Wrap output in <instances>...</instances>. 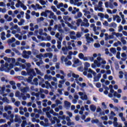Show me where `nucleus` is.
<instances>
[{"mask_svg":"<svg viewBox=\"0 0 127 127\" xmlns=\"http://www.w3.org/2000/svg\"><path fill=\"white\" fill-rule=\"evenodd\" d=\"M26 70L27 71L28 75L29 76H30L32 77L36 76V73L33 68L31 69L30 68H26Z\"/></svg>","mask_w":127,"mask_h":127,"instance_id":"f257e3e1","label":"nucleus"},{"mask_svg":"<svg viewBox=\"0 0 127 127\" xmlns=\"http://www.w3.org/2000/svg\"><path fill=\"white\" fill-rule=\"evenodd\" d=\"M89 36H90V34L89 33H87V34H86L85 35L87 42L88 44H90L91 43V42L94 41V39L92 37H90Z\"/></svg>","mask_w":127,"mask_h":127,"instance_id":"f03ea898","label":"nucleus"},{"mask_svg":"<svg viewBox=\"0 0 127 127\" xmlns=\"http://www.w3.org/2000/svg\"><path fill=\"white\" fill-rule=\"evenodd\" d=\"M102 74L101 73H98L96 76L93 77V82H98L100 80V79L101 78Z\"/></svg>","mask_w":127,"mask_h":127,"instance_id":"7ed1b4c3","label":"nucleus"},{"mask_svg":"<svg viewBox=\"0 0 127 127\" xmlns=\"http://www.w3.org/2000/svg\"><path fill=\"white\" fill-rule=\"evenodd\" d=\"M23 53L24 54V58L25 59H28L29 58V56L27 55V54L28 55H31L32 53L31 52H30V51H28V52H26V50H24L23 52Z\"/></svg>","mask_w":127,"mask_h":127,"instance_id":"20e7f679","label":"nucleus"},{"mask_svg":"<svg viewBox=\"0 0 127 127\" xmlns=\"http://www.w3.org/2000/svg\"><path fill=\"white\" fill-rule=\"evenodd\" d=\"M51 12V11L49 10H46L45 12H42L40 15L41 16H44L45 17H48V13Z\"/></svg>","mask_w":127,"mask_h":127,"instance_id":"39448f33","label":"nucleus"},{"mask_svg":"<svg viewBox=\"0 0 127 127\" xmlns=\"http://www.w3.org/2000/svg\"><path fill=\"white\" fill-rule=\"evenodd\" d=\"M71 106V103L67 101H64V107L66 108L67 110L70 108Z\"/></svg>","mask_w":127,"mask_h":127,"instance_id":"423d86ee","label":"nucleus"},{"mask_svg":"<svg viewBox=\"0 0 127 127\" xmlns=\"http://www.w3.org/2000/svg\"><path fill=\"white\" fill-rule=\"evenodd\" d=\"M35 70L36 71V72L37 75H39L41 76L44 75V73H42V72L40 70H39L38 68H35Z\"/></svg>","mask_w":127,"mask_h":127,"instance_id":"0eeeda50","label":"nucleus"},{"mask_svg":"<svg viewBox=\"0 0 127 127\" xmlns=\"http://www.w3.org/2000/svg\"><path fill=\"white\" fill-rule=\"evenodd\" d=\"M115 34H116V32H114L113 33H112V35H110L109 36V37H106L105 38V40L107 41L108 39H109V40L113 39L114 38V36L113 35H114Z\"/></svg>","mask_w":127,"mask_h":127,"instance_id":"6e6552de","label":"nucleus"},{"mask_svg":"<svg viewBox=\"0 0 127 127\" xmlns=\"http://www.w3.org/2000/svg\"><path fill=\"white\" fill-rule=\"evenodd\" d=\"M15 117L14 119L15 122H16V123L18 122L19 124H20L22 122V121L20 119V118H18V116L15 115Z\"/></svg>","mask_w":127,"mask_h":127,"instance_id":"1a4fd4ad","label":"nucleus"},{"mask_svg":"<svg viewBox=\"0 0 127 127\" xmlns=\"http://www.w3.org/2000/svg\"><path fill=\"white\" fill-rule=\"evenodd\" d=\"M45 84L47 85V86H46V88L47 89H49V87H50V88H52V85L50 84V83L48 81H45Z\"/></svg>","mask_w":127,"mask_h":127,"instance_id":"9d476101","label":"nucleus"},{"mask_svg":"<svg viewBox=\"0 0 127 127\" xmlns=\"http://www.w3.org/2000/svg\"><path fill=\"white\" fill-rule=\"evenodd\" d=\"M94 10H95V11L98 10L99 11L103 12L104 11V8L102 7H101L100 8H99V7H94Z\"/></svg>","mask_w":127,"mask_h":127,"instance_id":"9b49d317","label":"nucleus"},{"mask_svg":"<svg viewBox=\"0 0 127 127\" xmlns=\"http://www.w3.org/2000/svg\"><path fill=\"white\" fill-rule=\"evenodd\" d=\"M75 80L76 81V83L79 84L80 86H82V87H85L86 84V83H85V82H83V83H80V82H79V81H78V79H75Z\"/></svg>","mask_w":127,"mask_h":127,"instance_id":"f8f14e48","label":"nucleus"},{"mask_svg":"<svg viewBox=\"0 0 127 127\" xmlns=\"http://www.w3.org/2000/svg\"><path fill=\"white\" fill-rule=\"evenodd\" d=\"M2 101H3V102H5L7 104L9 103V99H8V98L7 97H4L2 99Z\"/></svg>","mask_w":127,"mask_h":127,"instance_id":"ddd939ff","label":"nucleus"},{"mask_svg":"<svg viewBox=\"0 0 127 127\" xmlns=\"http://www.w3.org/2000/svg\"><path fill=\"white\" fill-rule=\"evenodd\" d=\"M90 110L92 112H95L96 110V107L94 105H90Z\"/></svg>","mask_w":127,"mask_h":127,"instance_id":"4468645a","label":"nucleus"},{"mask_svg":"<svg viewBox=\"0 0 127 127\" xmlns=\"http://www.w3.org/2000/svg\"><path fill=\"white\" fill-rule=\"evenodd\" d=\"M29 90V88L28 87H25L23 89L21 90V92L25 93H26Z\"/></svg>","mask_w":127,"mask_h":127,"instance_id":"2eb2a0df","label":"nucleus"},{"mask_svg":"<svg viewBox=\"0 0 127 127\" xmlns=\"http://www.w3.org/2000/svg\"><path fill=\"white\" fill-rule=\"evenodd\" d=\"M117 26V24H116V23H114V22H113L112 23H111L109 26L110 27H113L114 28H116Z\"/></svg>","mask_w":127,"mask_h":127,"instance_id":"dca6fc26","label":"nucleus"},{"mask_svg":"<svg viewBox=\"0 0 127 127\" xmlns=\"http://www.w3.org/2000/svg\"><path fill=\"white\" fill-rule=\"evenodd\" d=\"M58 30L60 33H63L64 30L62 29V26L60 24L58 27Z\"/></svg>","mask_w":127,"mask_h":127,"instance_id":"f3484780","label":"nucleus"},{"mask_svg":"<svg viewBox=\"0 0 127 127\" xmlns=\"http://www.w3.org/2000/svg\"><path fill=\"white\" fill-rule=\"evenodd\" d=\"M72 77H73V78H74L75 79H78L80 77V75H79L78 74H76L74 73H73L72 74Z\"/></svg>","mask_w":127,"mask_h":127,"instance_id":"a211bd4d","label":"nucleus"},{"mask_svg":"<svg viewBox=\"0 0 127 127\" xmlns=\"http://www.w3.org/2000/svg\"><path fill=\"white\" fill-rule=\"evenodd\" d=\"M82 22V19L81 18L78 19L76 22V25L78 27L80 26V23Z\"/></svg>","mask_w":127,"mask_h":127,"instance_id":"6ab92c4d","label":"nucleus"},{"mask_svg":"<svg viewBox=\"0 0 127 127\" xmlns=\"http://www.w3.org/2000/svg\"><path fill=\"white\" fill-rule=\"evenodd\" d=\"M82 16V13L81 12H79L77 13V16H75V18L78 19V18H80Z\"/></svg>","mask_w":127,"mask_h":127,"instance_id":"aec40b11","label":"nucleus"},{"mask_svg":"<svg viewBox=\"0 0 127 127\" xmlns=\"http://www.w3.org/2000/svg\"><path fill=\"white\" fill-rule=\"evenodd\" d=\"M98 16L100 17L101 18H104L105 17V15L101 12H99L98 13Z\"/></svg>","mask_w":127,"mask_h":127,"instance_id":"412c9836","label":"nucleus"},{"mask_svg":"<svg viewBox=\"0 0 127 127\" xmlns=\"http://www.w3.org/2000/svg\"><path fill=\"white\" fill-rule=\"evenodd\" d=\"M91 123H92V124H95V123H96V124H98V123H99V120H98V119L92 120L91 121Z\"/></svg>","mask_w":127,"mask_h":127,"instance_id":"4be33fe9","label":"nucleus"},{"mask_svg":"<svg viewBox=\"0 0 127 127\" xmlns=\"http://www.w3.org/2000/svg\"><path fill=\"white\" fill-rule=\"evenodd\" d=\"M34 76H29L28 79H27V81L28 83H30L32 82V80Z\"/></svg>","mask_w":127,"mask_h":127,"instance_id":"5701e85b","label":"nucleus"},{"mask_svg":"<svg viewBox=\"0 0 127 127\" xmlns=\"http://www.w3.org/2000/svg\"><path fill=\"white\" fill-rule=\"evenodd\" d=\"M111 52L113 53V54H115L116 53V50L115 48H111L110 49Z\"/></svg>","mask_w":127,"mask_h":127,"instance_id":"b1692460","label":"nucleus"},{"mask_svg":"<svg viewBox=\"0 0 127 127\" xmlns=\"http://www.w3.org/2000/svg\"><path fill=\"white\" fill-rule=\"evenodd\" d=\"M36 6L38 9H43V7L40 6V5L38 3L36 4Z\"/></svg>","mask_w":127,"mask_h":127,"instance_id":"393cba45","label":"nucleus"},{"mask_svg":"<svg viewBox=\"0 0 127 127\" xmlns=\"http://www.w3.org/2000/svg\"><path fill=\"white\" fill-rule=\"evenodd\" d=\"M39 2L41 4V5H43L46 4V2L43 0H40Z\"/></svg>","mask_w":127,"mask_h":127,"instance_id":"a878e982","label":"nucleus"},{"mask_svg":"<svg viewBox=\"0 0 127 127\" xmlns=\"http://www.w3.org/2000/svg\"><path fill=\"white\" fill-rule=\"evenodd\" d=\"M43 57V55L42 54H40L39 55L36 56V58L39 59H41Z\"/></svg>","mask_w":127,"mask_h":127,"instance_id":"bb28decb","label":"nucleus"},{"mask_svg":"<svg viewBox=\"0 0 127 127\" xmlns=\"http://www.w3.org/2000/svg\"><path fill=\"white\" fill-rule=\"evenodd\" d=\"M96 87L98 88H101V83H100V82H97L96 83Z\"/></svg>","mask_w":127,"mask_h":127,"instance_id":"cd10ccee","label":"nucleus"},{"mask_svg":"<svg viewBox=\"0 0 127 127\" xmlns=\"http://www.w3.org/2000/svg\"><path fill=\"white\" fill-rule=\"evenodd\" d=\"M49 13H50V15H49V18L51 19L52 18V17L54 16V12H52V11H51V12H50Z\"/></svg>","mask_w":127,"mask_h":127,"instance_id":"c85d7f7f","label":"nucleus"},{"mask_svg":"<svg viewBox=\"0 0 127 127\" xmlns=\"http://www.w3.org/2000/svg\"><path fill=\"white\" fill-rule=\"evenodd\" d=\"M51 8L54 12H56L57 11V9L56 8L55 6H52Z\"/></svg>","mask_w":127,"mask_h":127,"instance_id":"c756f323","label":"nucleus"},{"mask_svg":"<svg viewBox=\"0 0 127 127\" xmlns=\"http://www.w3.org/2000/svg\"><path fill=\"white\" fill-rule=\"evenodd\" d=\"M17 79L20 80H24V77L22 76H18L17 77Z\"/></svg>","mask_w":127,"mask_h":127,"instance_id":"7c9ffc66","label":"nucleus"},{"mask_svg":"<svg viewBox=\"0 0 127 127\" xmlns=\"http://www.w3.org/2000/svg\"><path fill=\"white\" fill-rule=\"evenodd\" d=\"M78 57L80 59H83L84 58V55L83 54H82V53H80V54H79Z\"/></svg>","mask_w":127,"mask_h":127,"instance_id":"2f4dec72","label":"nucleus"},{"mask_svg":"<svg viewBox=\"0 0 127 127\" xmlns=\"http://www.w3.org/2000/svg\"><path fill=\"white\" fill-rule=\"evenodd\" d=\"M21 3V1H20V0H18V3L15 4L16 7H19V6H20Z\"/></svg>","mask_w":127,"mask_h":127,"instance_id":"473e14b6","label":"nucleus"},{"mask_svg":"<svg viewBox=\"0 0 127 127\" xmlns=\"http://www.w3.org/2000/svg\"><path fill=\"white\" fill-rule=\"evenodd\" d=\"M56 104L57 105H62V102L60 100H58V99L56 100Z\"/></svg>","mask_w":127,"mask_h":127,"instance_id":"72a5a7b5","label":"nucleus"},{"mask_svg":"<svg viewBox=\"0 0 127 127\" xmlns=\"http://www.w3.org/2000/svg\"><path fill=\"white\" fill-rule=\"evenodd\" d=\"M121 42H122V44H123V45H126L127 44V41L126 40H124L123 38H121Z\"/></svg>","mask_w":127,"mask_h":127,"instance_id":"f704fd0d","label":"nucleus"},{"mask_svg":"<svg viewBox=\"0 0 127 127\" xmlns=\"http://www.w3.org/2000/svg\"><path fill=\"white\" fill-rule=\"evenodd\" d=\"M5 53L6 54H10L11 53V50L8 49L5 50Z\"/></svg>","mask_w":127,"mask_h":127,"instance_id":"c9c22d12","label":"nucleus"},{"mask_svg":"<svg viewBox=\"0 0 127 127\" xmlns=\"http://www.w3.org/2000/svg\"><path fill=\"white\" fill-rule=\"evenodd\" d=\"M32 39L33 40V41H35L36 43H39V41H38V40L35 37H32Z\"/></svg>","mask_w":127,"mask_h":127,"instance_id":"e433bc0d","label":"nucleus"},{"mask_svg":"<svg viewBox=\"0 0 127 127\" xmlns=\"http://www.w3.org/2000/svg\"><path fill=\"white\" fill-rule=\"evenodd\" d=\"M12 50L16 54L19 53V51H18V50L16 49V48H12Z\"/></svg>","mask_w":127,"mask_h":127,"instance_id":"4c0bfd02","label":"nucleus"},{"mask_svg":"<svg viewBox=\"0 0 127 127\" xmlns=\"http://www.w3.org/2000/svg\"><path fill=\"white\" fill-rule=\"evenodd\" d=\"M53 119L57 122L58 124L60 123V120L59 119H58L57 117H54Z\"/></svg>","mask_w":127,"mask_h":127,"instance_id":"58836bf2","label":"nucleus"},{"mask_svg":"<svg viewBox=\"0 0 127 127\" xmlns=\"http://www.w3.org/2000/svg\"><path fill=\"white\" fill-rule=\"evenodd\" d=\"M81 100H87L88 97H87V96L86 95H85L84 96V97L83 96H81Z\"/></svg>","mask_w":127,"mask_h":127,"instance_id":"ea45409f","label":"nucleus"},{"mask_svg":"<svg viewBox=\"0 0 127 127\" xmlns=\"http://www.w3.org/2000/svg\"><path fill=\"white\" fill-rule=\"evenodd\" d=\"M19 104H20V101H16V102H15V105L17 107H19Z\"/></svg>","mask_w":127,"mask_h":127,"instance_id":"a19ab883","label":"nucleus"},{"mask_svg":"<svg viewBox=\"0 0 127 127\" xmlns=\"http://www.w3.org/2000/svg\"><path fill=\"white\" fill-rule=\"evenodd\" d=\"M102 120L107 121L108 120V116H105V117H102L101 118Z\"/></svg>","mask_w":127,"mask_h":127,"instance_id":"79ce46f5","label":"nucleus"},{"mask_svg":"<svg viewBox=\"0 0 127 127\" xmlns=\"http://www.w3.org/2000/svg\"><path fill=\"white\" fill-rule=\"evenodd\" d=\"M68 26L71 27V29H73V28L75 30H76L77 29V27H76V26L74 27L73 26L71 25V24H69V23L68 24Z\"/></svg>","mask_w":127,"mask_h":127,"instance_id":"37998d69","label":"nucleus"},{"mask_svg":"<svg viewBox=\"0 0 127 127\" xmlns=\"http://www.w3.org/2000/svg\"><path fill=\"white\" fill-rule=\"evenodd\" d=\"M102 1H99L98 2V7H102V4H103Z\"/></svg>","mask_w":127,"mask_h":127,"instance_id":"c03bdc74","label":"nucleus"},{"mask_svg":"<svg viewBox=\"0 0 127 127\" xmlns=\"http://www.w3.org/2000/svg\"><path fill=\"white\" fill-rule=\"evenodd\" d=\"M101 45L99 43H95L94 44V47H95V48H99L100 47Z\"/></svg>","mask_w":127,"mask_h":127,"instance_id":"a18cd8bd","label":"nucleus"},{"mask_svg":"<svg viewBox=\"0 0 127 127\" xmlns=\"http://www.w3.org/2000/svg\"><path fill=\"white\" fill-rule=\"evenodd\" d=\"M10 70H11V68H10L6 67L5 68V70H5V72H9Z\"/></svg>","mask_w":127,"mask_h":127,"instance_id":"49530a36","label":"nucleus"},{"mask_svg":"<svg viewBox=\"0 0 127 127\" xmlns=\"http://www.w3.org/2000/svg\"><path fill=\"white\" fill-rule=\"evenodd\" d=\"M120 18V16H119L118 15H114V16H113V20L115 21L116 18Z\"/></svg>","mask_w":127,"mask_h":127,"instance_id":"de8ad7c7","label":"nucleus"},{"mask_svg":"<svg viewBox=\"0 0 127 127\" xmlns=\"http://www.w3.org/2000/svg\"><path fill=\"white\" fill-rule=\"evenodd\" d=\"M9 83L11 85H12V86L15 85V84H16L15 81H10Z\"/></svg>","mask_w":127,"mask_h":127,"instance_id":"09e8293b","label":"nucleus"},{"mask_svg":"<svg viewBox=\"0 0 127 127\" xmlns=\"http://www.w3.org/2000/svg\"><path fill=\"white\" fill-rule=\"evenodd\" d=\"M80 63H81V62L80 61V60H79V59H77L76 60H75L74 61V64H80Z\"/></svg>","mask_w":127,"mask_h":127,"instance_id":"8fccbe9b","label":"nucleus"},{"mask_svg":"<svg viewBox=\"0 0 127 127\" xmlns=\"http://www.w3.org/2000/svg\"><path fill=\"white\" fill-rule=\"evenodd\" d=\"M84 65H85V67H87L89 68V67H90V64L89 63H88L87 62H86L84 64Z\"/></svg>","mask_w":127,"mask_h":127,"instance_id":"3c124183","label":"nucleus"},{"mask_svg":"<svg viewBox=\"0 0 127 127\" xmlns=\"http://www.w3.org/2000/svg\"><path fill=\"white\" fill-rule=\"evenodd\" d=\"M39 34L40 35H43V30L42 29H39Z\"/></svg>","mask_w":127,"mask_h":127,"instance_id":"603ef678","label":"nucleus"},{"mask_svg":"<svg viewBox=\"0 0 127 127\" xmlns=\"http://www.w3.org/2000/svg\"><path fill=\"white\" fill-rule=\"evenodd\" d=\"M116 35L117 37H119V36H120V37H122V36H123V34H122V33H118L117 34L116 33Z\"/></svg>","mask_w":127,"mask_h":127,"instance_id":"864d4df0","label":"nucleus"},{"mask_svg":"<svg viewBox=\"0 0 127 127\" xmlns=\"http://www.w3.org/2000/svg\"><path fill=\"white\" fill-rule=\"evenodd\" d=\"M54 21L53 19H51V21H50V26H52L53 25V24H54Z\"/></svg>","mask_w":127,"mask_h":127,"instance_id":"5fc2aeb1","label":"nucleus"},{"mask_svg":"<svg viewBox=\"0 0 127 127\" xmlns=\"http://www.w3.org/2000/svg\"><path fill=\"white\" fill-rule=\"evenodd\" d=\"M117 58H118V59H121L120 52H118V53L117 54Z\"/></svg>","mask_w":127,"mask_h":127,"instance_id":"6e6d98bb","label":"nucleus"},{"mask_svg":"<svg viewBox=\"0 0 127 127\" xmlns=\"http://www.w3.org/2000/svg\"><path fill=\"white\" fill-rule=\"evenodd\" d=\"M64 90V89H58V92H59V93L60 94V95H63V91Z\"/></svg>","mask_w":127,"mask_h":127,"instance_id":"4d7b16f0","label":"nucleus"},{"mask_svg":"<svg viewBox=\"0 0 127 127\" xmlns=\"http://www.w3.org/2000/svg\"><path fill=\"white\" fill-rule=\"evenodd\" d=\"M26 19H29L30 18V15L27 13H26Z\"/></svg>","mask_w":127,"mask_h":127,"instance_id":"13d9d810","label":"nucleus"},{"mask_svg":"<svg viewBox=\"0 0 127 127\" xmlns=\"http://www.w3.org/2000/svg\"><path fill=\"white\" fill-rule=\"evenodd\" d=\"M21 74H22V75H23V76H26V75H27V73H26V72L25 71H21Z\"/></svg>","mask_w":127,"mask_h":127,"instance_id":"bf43d9fd","label":"nucleus"},{"mask_svg":"<svg viewBox=\"0 0 127 127\" xmlns=\"http://www.w3.org/2000/svg\"><path fill=\"white\" fill-rule=\"evenodd\" d=\"M46 115H47V117L48 118H51V114H50V113H49V112H47V113H46Z\"/></svg>","mask_w":127,"mask_h":127,"instance_id":"052dcab7","label":"nucleus"},{"mask_svg":"<svg viewBox=\"0 0 127 127\" xmlns=\"http://www.w3.org/2000/svg\"><path fill=\"white\" fill-rule=\"evenodd\" d=\"M75 120H76V121H79V120H80V116H77L75 117Z\"/></svg>","mask_w":127,"mask_h":127,"instance_id":"680f3d73","label":"nucleus"},{"mask_svg":"<svg viewBox=\"0 0 127 127\" xmlns=\"http://www.w3.org/2000/svg\"><path fill=\"white\" fill-rule=\"evenodd\" d=\"M77 70L79 71H83V67L82 66L78 67L77 68Z\"/></svg>","mask_w":127,"mask_h":127,"instance_id":"e2e57ef3","label":"nucleus"},{"mask_svg":"<svg viewBox=\"0 0 127 127\" xmlns=\"http://www.w3.org/2000/svg\"><path fill=\"white\" fill-rule=\"evenodd\" d=\"M32 95H35L38 98V97L39 96V93H35V92L32 93Z\"/></svg>","mask_w":127,"mask_h":127,"instance_id":"0e129e2a","label":"nucleus"},{"mask_svg":"<svg viewBox=\"0 0 127 127\" xmlns=\"http://www.w3.org/2000/svg\"><path fill=\"white\" fill-rule=\"evenodd\" d=\"M120 29H119V31L121 32L123 30V27L122 25L119 26Z\"/></svg>","mask_w":127,"mask_h":127,"instance_id":"69168bd1","label":"nucleus"},{"mask_svg":"<svg viewBox=\"0 0 127 127\" xmlns=\"http://www.w3.org/2000/svg\"><path fill=\"white\" fill-rule=\"evenodd\" d=\"M90 120H91V119L90 118H88L86 119V120H84V122L87 123V122H90Z\"/></svg>","mask_w":127,"mask_h":127,"instance_id":"338daca9","label":"nucleus"},{"mask_svg":"<svg viewBox=\"0 0 127 127\" xmlns=\"http://www.w3.org/2000/svg\"><path fill=\"white\" fill-rule=\"evenodd\" d=\"M88 58L90 59V60L91 62H93L94 61V59L93 57H88Z\"/></svg>","mask_w":127,"mask_h":127,"instance_id":"774afa93","label":"nucleus"}]
</instances>
